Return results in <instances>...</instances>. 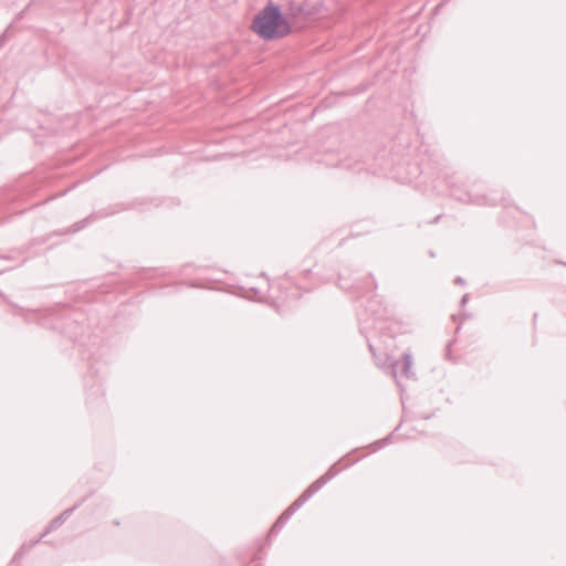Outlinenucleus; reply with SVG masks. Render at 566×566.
I'll list each match as a JSON object with an SVG mask.
<instances>
[{
  "instance_id": "nucleus-1",
  "label": "nucleus",
  "mask_w": 566,
  "mask_h": 566,
  "mask_svg": "<svg viewBox=\"0 0 566 566\" xmlns=\"http://www.w3.org/2000/svg\"><path fill=\"white\" fill-rule=\"evenodd\" d=\"M251 29L264 40H275L290 34L292 25L277 7L270 4L254 17Z\"/></svg>"
}]
</instances>
